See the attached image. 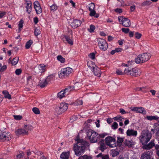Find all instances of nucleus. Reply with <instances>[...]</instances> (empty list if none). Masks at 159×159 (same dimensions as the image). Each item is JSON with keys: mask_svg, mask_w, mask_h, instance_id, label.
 Returning a JSON list of instances; mask_svg holds the SVG:
<instances>
[{"mask_svg": "<svg viewBox=\"0 0 159 159\" xmlns=\"http://www.w3.org/2000/svg\"><path fill=\"white\" fill-rule=\"evenodd\" d=\"M95 5L93 3H91L89 5V11L94 10Z\"/></svg>", "mask_w": 159, "mask_h": 159, "instance_id": "3c124183", "label": "nucleus"}, {"mask_svg": "<svg viewBox=\"0 0 159 159\" xmlns=\"http://www.w3.org/2000/svg\"><path fill=\"white\" fill-rule=\"evenodd\" d=\"M134 63V61H129L127 64L122 63L121 66H129L130 65H131L132 63Z\"/></svg>", "mask_w": 159, "mask_h": 159, "instance_id": "c03bdc74", "label": "nucleus"}, {"mask_svg": "<svg viewBox=\"0 0 159 159\" xmlns=\"http://www.w3.org/2000/svg\"><path fill=\"white\" fill-rule=\"evenodd\" d=\"M81 86L80 84L78 83H75L73 87L72 88L73 89H75V90H77L80 89V87Z\"/></svg>", "mask_w": 159, "mask_h": 159, "instance_id": "e433bc0d", "label": "nucleus"}, {"mask_svg": "<svg viewBox=\"0 0 159 159\" xmlns=\"http://www.w3.org/2000/svg\"><path fill=\"white\" fill-rule=\"evenodd\" d=\"M57 59L61 63H63L65 61V59L61 55H59L57 57Z\"/></svg>", "mask_w": 159, "mask_h": 159, "instance_id": "ea45409f", "label": "nucleus"}, {"mask_svg": "<svg viewBox=\"0 0 159 159\" xmlns=\"http://www.w3.org/2000/svg\"><path fill=\"white\" fill-rule=\"evenodd\" d=\"M155 149L156 150V154L158 156H159V145L158 144H156L155 146Z\"/></svg>", "mask_w": 159, "mask_h": 159, "instance_id": "052dcab7", "label": "nucleus"}, {"mask_svg": "<svg viewBox=\"0 0 159 159\" xmlns=\"http://www.w3.org/2000/svg\"><path fill=\"white\" fill-rule=\"evenodd\" d=\"M68 105L65 102H62L56 107L55 112L58 115H60L66 111L68 108Z\"/></svg>", "mask_w": 159, "mask_h": 159, "instance_id": "0eeeda50", "label": "nucleus"}, {"mask_svg": "<svg viewBox=\"0 0 159 159\" xmlns=\"http://www.w3.org/2000/svg\"><path fill=\"white\" fill-rule=\"evenodd\" d=\"M36 73H42L46 70V68L45 65L43 64H40L38 68L35 69Z\"/></svg>", "mask_w": 159, "mask_h": 159, "instance_id": "f3484780", "label": "nucleus"}, {"mask_svg": "<svg viewBox=\"0 0 159 159\" xmlns=\"http://www.w3.org/2000/svg\"><path fill=\"white\" fill-rule=\"evenodd\" d=\"M146 88V87H137L134 89V90L136 91H142L143 89Z\"/></svg>", "mask_w": 159, "mask_h": 159, "instance_id": "bf43d9fd", "label": "nucleus"}, {"mask_svg": "<svg viewBox=\"0 0 159 159\" xmlns=\"http://www.w3.org/2000/svg\"><path fill=\"white\" fill-rule=\"evenodd\" d=\"M2 93L4 95V97L5 98H8L9 99H11V95L9 94L8 92L6 90H4L3 91Z\"/></svg>", "mask_w": 159, "mask_h": 159, "instance_id": "cd10ccee", "label": "nucleus"}, {"mask_svg": "<svg viewBox=\"0 0 159 159\" xmlns=\"http://www.w3.org/2000/svg\"><path fill=\"white\" fill-rule=\"evenodd\" d=\"M6 65H4L2 66V64L0 63V71L3 72L4 71L7 69Z\"/></svg>", "mask_w": 159, "mask_h": 159, "instance_id": "a18cd8bd", "label": "nucleus"}, {"mask_svg": "<svg viewBox=\"0 0 159 159\" xmlns=\"http://www.w3.org/2000/svg\"><path fill=\"white\" fill-rule=\"evenodd\" d=\"M116 73L118 75H122L125 74L124 72H122L121 70L117 69L116 71Z\"/></svg>", "mask_w": 159, "mask_h": 159, "instance_id": "0e129e2a", "label": "nucleus"}, {"mask_svg": "<svg viewBox=\"0 0 159 159\" xmlns=\"http://www.w3.org/2000/svg\"><path fill=\"white\" fill-rule=\"evenodd\" d=\"M81 22L79 20H74L71 24L72 27L74 29H75L80 25Z\"/></svg>", "mask_w": 159, "mask_h": 159, "instance_id": "aec40b11", "label": "nucleus"}, {"mask_svg": "<svg viewBox=\"0 0 159 159\" xmlns=\"http://www.w3.org/2000/svg\"><path fill=\"white\" fill-rule=\"evenodd\" d=\"M27 84L31 85L32 82V79L31 76H29L27 78Z\"/></svg>", "mask_w": 159, "mask_h": 159, "instance_id": "49530a36", "label": "nucleus"}, {"mask_svg": "<svg viewBox=\"0 0 159 159\" xmlns=\"http://www.w3.org/2000/svg\"><path fill=\"white\" fill-rule=\"evenodd\" d=\"M105 143L110 148H113L116 146L115 139L111 136H108L105 139Z\"/></svg>", "mask_w": 159, "mask_h": 159, "instance_id": "9d476101", "label": "nucleus"}, {"mask_svg": "<svg viewBox=\"0 0 159 159\" xmlns=\"http://www.w3.org/2000/svg\"><path fill=\"white\" fill-rule=\"evenodd\" d=\"M36 12V13L38 14H41L42 12V10L41 7H38L34 8Z\"/></svg>", "mask_w": 159, "mask_h": 159, "instance_id": "a19ab883", "label": "nucleus"}, {"mask_svg": "<svg viewBox=\"0 0 159 159\" xmlns=\"http://www.w3.org/2000/svg\"><path fill=\"white\" fill-rule=\"evenodd\" d=\"M89 11H90L89 14V15L91 16H94L96 14V12L94 10H93Z\"/></svg>", "mask_w": 159, "mask_h": 159, "instance_id": "338daca9", "label": "nucleus"}, {"mask_svg": "<svg viewBox=\"0 0 159 159\" xmlns=\"http://www.w3.org/2000/svg\"><path fill=\"white\" fill-rule=\"evenodd\" d=\"M150 151H148L144 152L141 156L140 159H151Z\"/></svg>", "mask_w": 159, "mask_h": 159, "instance_id": "2eb2a0df", "label": "nucleus"}, {"mask_svg": "<svg viewBox=\"0 0 159 159\" xmlns=\"http://www.w3.org/2000/svg\"><path fill=\"white\" fill-rule=\"evenodd\" d=\"M48 84L45 80L40 81L39 85L42 88H43L47 85Z\"/></svg>", "mask_w": 159, "mask_h": 159, "instance_id": "393cba45", "label": "nucleus"}, {"mask_svg": "<svg viewBox=\"0 0 159 159\" xmlns=\"http://www.w3.org/2000/svg\"><path fill=\"white\" fill-rule=\"evenodd\" d=\"M11 139V134L9 133L4 132L0 134V141H8L10 140Z\"/></svg>", "mask_w": 159, "mask_h": 159, "instance_id": "f8f14e48", "label": "nucleus"}, {"mask_svg": "<svg viewBox=\"0 0 159 159\" xmlns=\"http://www.w3.org/2000/svg\"><path fill=\"white\" fill-rule=\"evenodd\" d=\"M142 34H141L138 32H136L135 34V37L137 39H139L141 37Z\"/></svg>", "mask_w": 159, "mask_h": 159, "instance_id": "680f3d73", "label": "nucleus"}, {"mask_svg": "<svg viewBox=\"0 0 159 159\" xmlns=\"http://www.w3.org/2000/svg\"><path fill=\"white\" fill-rule=\"evenodd\" d=\"M100 150L102 152H103L104 150L106 149V144L104 143V141L100 143Z\"/></svg>", "mask_w": 159, "mask_h": 159, "instance_id": "c756f323", "label": "nucleus"}, {"mask_svg": "<svg viewBox=\"0 0 159 159\" xmlns=\"http://www.w3.org/2000/svg\"><path fill=\"white\" fill-rule=\"evenodd\" d=\"M76 141L77 143L73 145V149L75 155L79 156L84 153L85 149L89 146V144L82 139H79Z\"/></svg>", "mask_w": 159, "mask_h": 159, "instance_id": "f257e3e1", "label": "nucleus"}, {"mask_svg": "<svg viewBox=\"0 0 159 159\" xmlns=\"http://www.w3.org/2000/svg\"><path fill=\"white\" fill-rule=\"evenodd\" d=\"M72 68L68 67L63 68L59 72L58 75L60 78L63 79L65 76H67L69 75L71 73L72 71Z\"/></svg>", "mask_w": 159, "mask_h": 159, "instance_id": "6e6552de", "label": "nucleus"}, {"mask_svg": "<svg viewBox=\"0 0 159 159\" xmlns=\"http://www.w3.org/2000/svg\"><path fill=\"white\" fill-rule=\"evenodd\" d=\"M141 71L137 68H131L128 67L125 69L124 73L127 75H130L134 77L139 76L141 74Z\"/></svg>", "mask_w": 159, "mask_h": 159, "instance_id": "20e7f679", "label": "nucleus"}, {"mask_svg": "<svg viewBox=\"0 0 159 159\" xmlns=\"http://www.w3.org/2000/svg\"><path fill=\"white\" fill-rule=\"evenodd\" d=\"M146 118L148 120L151 121L153 120H159V117L157 116H148L146 117Z\"/></svg>", "mask_w": 159, "mask_h": 159, "instance_id": "5701e85b", "label": "nucleus"}, {"mask_svg": "<svg viewBox=\"0 0 159 159\" xmlns=\"http://www.w3.org/2000/svg\"><path fill=\"white\" fill-rule=\"evenodd\" d=\"M113 119L117 121H122V119H124V118H122L121 116H117L114 117Z\"/></svg>", "mask_w": 159, "mask_h": 159, "instance_id": "58836bf2", "label": "nucleus"}, {"mask_svg": "<svg viewBox=\"0 0 159 159\" xmlns=\"http://www.w3.org/2000/svg\"><path fill=\"white\" fill-rule=\"evenodd\" d=\"M33 43V41L32 40H29V41H28L26 43V44H25V48H26V49H28L29 48L31 45Z\"/></svg>", "mask_w": 159, "mask_h": 159, "instance_id": "4c0bfd02", "label": "nucleus"}, {"mask_svg": "<svg viewBox=\"0 0 159 159\" xmlns=\"http://www.w3.org/2000/svg\"><path fill=\"white\" fill-rule=\"evenodd\" d=\"M118 124L116 122H114L111 127L112 129H115L118 128Z\"/></svg>", "mask_w": 159, "mask_h": 159, "instance_id": "864d4df0", "label": "nucleus"}, {"mask_svg": "<svg viewBox=\"0 0 159 159\" xmlns=\"http://www.w3.org/2000/svg\"><path fill=\"white\" fill-rule=\"evenodd\" d=\"M41 34V31L39 28H36L34 31V34L36 36H37Z\"/></svg>", "mask_w": 159, "mask_h": 159, "instance_id": "37998d69", "label": "nucleus"}, {"mask_svg": "<svg viewBox=\"0 0 159 159\" xmlns=\"http://www.w3.org/2000/svg\"><path fill=\"white\" fill-rule=\"evenodd\" d=\"M123 138L119 137H117V145L120 147L122 145V143L123 142Z\"/></svg>", "mask_w": 159, "mask_h": 159, "instance_id": "f704fd0d", "label": "nucleus"}, {"mask_svg": "<svg viewBox=\"0 0 159 159\" xmlns=\"http://www.w3.org/2000/svg\"><path fill=\"white\" fill-rule=\"evenodd\" d=\"M154 128L155 131H157L156 134H158V132L159 131V124L156 123L154 125Z\"/></svg>", "mask_w": 159, "mask_h": 159, "instance_id": "c9c22d12", "label": "nucleus"}, {"mask_svg": "<svg viewBox=\"0 0 159 159\" xmlns=\"http://www.w3.org/2000/svg\"><path fill=\"white\" fill-rule=\"evenodd\" d=\"M55 78V76L54 75H51L47 76V78L45 80L48 84L52 80Z\"/></svg>", "mask_w": 159, "mask_h": 159, "instance_id": "a878e982", "label": "nucleus"}, {"mask_svg": "<svg viewBox=\"0 0 159 159\" xmlns=\"http://www.w3.org/2000/svg\"><path fill=\"white\" fill-rule=\"evenodd\" d=\"M143 145V149L148 150L152 148L153 146L155 147L156 145L154 143V140H152L148 144H145Z\"/></svg>", "mask_w": 159, "mask_h": 159, "instance_id": "dca6fc26", "label": "nucleus"}, {"mask_svg": "<svg viewBox=\"0 0 159 159\" xmlns=\"http://www.w3.org/2000/svg\"><path fill=\"white\" fill-rule=\"evenodd\" d=\"M69 153L68 152H63L61 155L60 157L62 159H68Z\"/></svg>", "mask_w": 159, "mask_h": 159, "instance_id": "b1692460", "label": "nucleus"}, {"mask_svg": "<svg viewBox=\"0 0 159 159\" xmlns=\"http://www.w3.org/2000/svg\"><path fill=\"white\" fill-rule=\"evenodd\" d=\"M77 119V117L76 116H73L70 119V121L71 122H72L76 120Z\"/></svg>", "mask_w": 159, "mask_h": 159, "instance_id": "774afa93", "label": "nucleus"}, {"mask_svg": "<svg viewBox=\"0 0 159 159\" xmlns=\"http://www.w3.org/2000/svg\"><path fill=\"white\" fill-rule=\"evenodd\" d=\"M124 143L126 146L128 147H131L134 145V143L132 140H126L124 142Z\"/></svg>", "mask_w": 159, "mask_h": 159, "instance_id": "4be33fe9", "label": "nucleus"}, {"mask_svg": "<svg viewBox=\"0 0 159 159\" xmlns=\"http://www.w3.org/2000/svg\"><path fill=\"white\" fill-rule=\"evenodd\" d=\"M137 132L133 129H128L126 131V134L129 136H133L136 137L137 135Z\"/></svg>", "mask_w": 159, "mask_h": 159, "instance_id": "6ab92c4d", "label": "nucleus"}, {"mask_svg": "<svg viewBox=\"0 0 159 159\" xmlns=\"http://www.w3.org/2000/svg\"><path fill=\"white\" fill-rule=\"evenodd\" d=\"M70 35H71V37H70L69 36H68V35H67L64 36V37L65 38L67 42L69 44L72 45L73 44V42L72 40L71 39L72 38V32L71 30L70 31Z\"/></svg>", "mask_w": 159, "mask_h": 159, "instance_id": "412c9836", "label": "nucleus"}, {"mask_svg": "<svg viewBox=\"0 0 159 159\" xmlns=\"http://www.w3.org/2000/svg\"><path fill=\"white\" fill-rule=\"evenodd\" d=\"M22 70L20 69H17L15 71V73L16 75H20L21 73Z\"/></svg>", "mask_w": 159, "mask_h": 159, "instance_id": "69168bd1", "label": "nucleus"}, {"mask_svg": "<svg viewBox=\"0 0 159 159\" xmlns=\"http://www.w3.org/2000/svg\"><path fill=\"white\" fill-rule=\"evenodd\" d=\"M98 46L100 49L103 51H106L108 48V44L104 39L101 38L98 39Z\"/></svg>", "mask_w": 159, "mask_h": 159, "instance_id": "1a4fd4ad", "label": "nucleus"}, {"mask_svg": "<svg viewBox=\"0 0 159 159\" xmlns=\"http://www.w3.org/2000/svg\"><path fill=\"white\" fill-rule=\"evenodd\" d=\"M32 111L33 112L36 114H39L40 113V111L39 108L34 107L33 108Z\"/></svg>", "mask_w": 159, "mask_h": 159, "instance_id": "79ce46f5", "label": "nucleus"}, {"mask_svg": "<svg viewBox=\"0 0 159 159\" xmlns=\"http://www.w3.org/2000/svg\"><path fill=\"white\" fill-rule=\"evenodd\" d=\"M72 87H73V86H69L65 89V91H66V92H68L72 91L74 90H75L74 89H73V88H72Z\"/></svg>", "mask_w": 159, "mask_h": 159, "instance_id": "de8ad7c7", "label": "nucleus"}, {"mask_svg": "<svg viewBox=\"0 0 159 159\" xmlns=\"http://www.w3.org/2000/svg\"><path fill=\"white\" fill-rule=\"evenodd\" d=\"M121 30L125 34L128 33L129 31V29L128 28H122L121 29Z\"/></svg>", "mask_w": 159, "mask_h": 159, "instance_id": "13d9d810", "label": "nucleus"}, {"mask_svg": "<svg viewBox=\"0 0 159 159\" xmlns=\"http://www.w3.org/2000/svg\"><path fill=\"white\" fill-rule=\"evenodd\" d=\"M119 153V152L118 151L115 150L113 151L111 153L112 156L113 157H115L118 155Z\"/></svg>", "mask_w": 159, "mask_h": 159, "instance_id": "6e6d98bb", "label": "nucleus"}, {"mask_svg": "<svg viewBox=\"0 0 159 159\" xmlns=\"http://www.w3.org/2000/svg\"><path fill=\"white\" fill-rule=\"evenodd\" d=\"M151 57L149 53H145L140 54L136 58L135 62L137 64L141 63L148 61Z\"/></svg>", "mask_w": 159, "mask_h": 159, "instance_id": "7ed1b4c3", "label": "nucleus"}, {"mask_svg": "<svg viewBox=\"0 0 159 159\" xmlns=\"http://www.w3.org/2000/svg\"><path fill=\"white\" fill-rule=\"evenodd\" d=\"M152 136V134L148 130H143L139 137L140 142L143 145L147 144L149 141Z\"/></svg>", "mask_w": 159, "mask_h": 159, "instance_id": "f03ea898", "label": "nucleus"}, {"mask_svg": "<svg viewBox=\"0 0 159 159\" xmlns=\"http://www.w3.org/2000/svg\"><path fill=\"white\" fill-rule=\"evenodd\" d=\"M15 133L17 135H26L28 134V132L26 131L25 129H17Z\"/></svg>", "mask_w": 159, "mask_h": 159, "instance_id": "a211bd4d", "label": "nucleus"}, {"mask_svg": "<svg viewBox=\"0 0 159 159\" xmlns=\"http://www.w3.org/2000/svg\"><path fill=\"white\" fill-rule=\"evenodd\" d=\"M34 8H35L41 7L40 4L38 1H36L34 2Z\"/></svg>", "mask_w": 159, "mask_h": 159, "instance_id": "5fc2aeb1", "label": "nucleus"}, {"mask_svg": "<svg viewBox=\"0 0 159 159\" xmlns=\"http://www.w3.org/2000/svg\"><path fill=\"white\" fill-rule=\"evenodd\" d=\"M95 29V26L93 25H91L90 26V29H88V30L89 32L92 33L94 31Z\"/></svg>", "mask_w": 159, "mask_h": 159, "instance_id": "09e8293b", "label": "nucleus"}, {"mask_svg": "<svg viewBox=\"0 0 159 159\" xmlns=\"http://www.w3.org/2000/svg\"><path fill=\"white\" fill-rule=\"evenodd\" d=\"M19 57H16L12 59L11 61V64L13 65H15L17 63Z\"/></svg>", "mask_w": 159, "mask_h": 159, "instance_id": "72a5a7b5", "label": "nucleus"}, {"mask_svg": "<svg viewBox=\"0 0 159 159\" xmlns=\"http://www.w3.org/2000/svg\"><path fill=\"white\" fill-rule=\"evenodd\" d=\"M25 4L26 5V11L29 14H30L32 11V3L30 0H25Z\"/></svg>", "mask_w": 159, "mask_h": 159, "instance_id": "4468645a", "label": "nucleus"}, {"mask_svg": "<svg viewBox=\"0 0 159 159\" xmlns=\"http://www.w3.org/2000/svg\"><path fill=\"white\" fill-rule=\"evenodd\" d=\"M151 3V2L150 1H146L145 2H143L142 4V6H147L149 5Z\"/></svg>", "mask_w": 159, "mask_h": 159, "instance_id": "8fccbe9b", "label": "nucleus"}, {"mask_svg": "<svg viewBox=\"0 0 159 159\" xmlns=\"http://www.w3.org/2000/svg\"><path fill=\"white\" fill-rule=\"evenodd\" d=\"M14 118L16 120H20L22 118V116L20 115H13Z\"/></svg>", "mask_w": 159, "mask_h": 159, "instance_id": "4d7b16f0", "label": "nucleus"}, {"mask_svg": "<svg viewBox=\"0 0 159 159\" xmlns=\"http://www.w3.org/2000/svg\"><path fill=\"white\" fill-rule=\"evenodd\" d=\"M24 129H25V130H26V131L28 132V131L32 130L33 129V127L30 125H25Z\"/></svg>", "mask_w": 159, "mask_h": 159, "instance_id": "c85d7f7f", "label": "nucleus"}, {"mask_svg": "<svg viewBox=\"0 0 159 159\" xmlns=\"http://www.w3.org/2000/svg\"><path fill=\"white\" fill-rule=\"evenodd\" d=\"M24 23L23 20L21 19L19 21V24H18L19 29L18 32H20L21 31V29L23 27V24Z\"/></svg>", "mask_w": 159, "mask_h": 159, "instance_id": "473e14b6", "label": "nucleus"}, {"mask_svg": "<svg viewBox=\"0 0 159 159\" xmlns=\"http://www.w3.org/2000/svg\"><path fill=\"white\" fill-rule=\"evenodd\" d=\"M130 109L131 111L136 112V113H140L143 114H145L146 113V111L142 107H131Z\"/></svg>", "mask_w": 159, "mask_h": 159, "instance_id": "ddd939ff", "label": "nucleus"}, {"mask_svg": "<svg viewBox=\"0 0 159 159\" xmlns=\"http://www.w3.org/2000/svg\"><path fill=\"white\" fill-rule=\"evenodd\" d=\"M78 159H92V157L90 156L84 155L80 156Z\"/></svg>", "mask_w": 159, "mask_h": 159, "instance_id": "2f4dec72", "label": "nucleus"}, {"mask_svg": "<svg viewBox=\"0 0 159 159\" xmlns=\"http://www.w3.org/2000/svg\"><path fill=\"white\" fill-rule=\"evenodd\" d=\"M74 103L76 105H81L83 104V101L82 100L77 99Z\"/></svg>", "mask_w": 159, "mask_h": 159, "instance_id": "603ef678", "label": "nucleus"}, {"mask_svg": "<svg viewBox=\"0 0 159 159\" xmlns=\"http://www.w3.org/2000/svg\"><path fill=\"white\" fill-rule=\"evenodd\" d=\"M87 66L91 70L94 75L98 77L100 76L101 72L100 69L98 67L94 62L91 61H89L87 63Z\"/></svg>", "mask_w": 159, "mask_h": 159, "instance_id": "39448f33", "label": "nucleus"}, {"mask_svg": "<svg viewBox=\"0 0 159 159\" xmlns=\"http://www.w3.org/2000/svg\"><path fill=\"white\" fill-rule=\"evenodd\" d=\"M95 55L94 53L92 52L89 54V56L91 59L93 60L95 58Z\"/></svg>", "mask_w": 159, "mask_h": 159, "instance_id": "e2e57ef3", "label": "nucleus"}, {"mask_svg": "<svg viewBox=\"0 0 159 159\" xmlns=\"http://www.w3.org/2000/svg\"><path fill=\"white\" fill-rule=\"evenodd\" d=\"M87 135L92 143L96 142L99 139L98 134L92 130H89L88 131Z\"/></svg>", "mask_w": 159, "mask_h": 159, "instance_id": "423d86ee", "label": "nucleus"}, {"mask_svg": "<svg viewBox=\"0 0 159 159\" xmlns=\"http://www.w3.org/2000/svg\"><path fill=\"white\" fill-rule=\"evenodd\" d=\"M118 20L120 24L125 27H129L131 25L130 21L128 18L124 16H120L118 17Z\"/></svg>", "mask_w": 159, "mask_h": 159, "instance_id": "9b49d317", "label": "nucleus"}, {"mask_svg": "<svg viewBox=\"0 0 159 159\" xmlns=\"http://www.w3.org/2000/svg\"><path fill=\"white\" fill-rule=\"evenodd\" d=\"M58 7L55 4H53L51 6H50V9L51 11L54 12L57 9Z\"/></svg>", "mask_w": 159, "mask_h": 159, "instance_id": "7c9ffc66", "label": "nucleus"}, {"mask_svg": "<svg viewBox=\"0 0 159 159\" xmlns=\"http://www.w3.org/2000/svg\"><path fill=\"white\" fill-rule=\"evenodd\" d=\"M66 93V92L65 91V89L64 90H61L58 93L57 96L59 98L61 99L65 96Z\"/></svg>", "mask_w": 159, "mask_h": 159, "instance_id": "bb28decb", "label": "nucleus"}]
</instances>
